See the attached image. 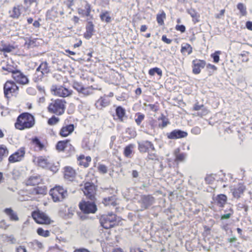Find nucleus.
I'll use <instances>...</instances> for the list:
<instances>
[{"instance_id":"nucleus-1","label":"nucleus","mask_w":252,"mask_h":252,"mask_svg":"<svg viewBox=\"0 0 252 252\" xmlns=\"http://www.w3.org/2000/svg\"><path fill=\"white\" fill-rule=\"evenodd\" d=\"M35 124L33 115L29 113H23L17 118L15 126L17 129L23 130L32 127Z\"/></svg>"},{"instance_id":"nucleus-2","label":"nucleus","mask_w":252,"mask_h":252,"mask_svg":"<svg viewBox=\"0 0 252 252\" xmlns=\"http://www.w3.org/2000/svg\"><path fill=\"white\" fill-rule=\"evenodd\" d=\"M65 103L66 102L64 99H56L49 105L48 110L50 113H54L57 115H61L64 112Z\"/></svg>"},{"instance_id":"nucleus-3","label":"nucleus","mask_w":252,"mask_h":252,"mask_svg":"<svg viewBox=\"0 0 252 252\" xmlns=\"http://www.w3.org/2000/svg\"><path fill=\"white\" fill-rule=\"evenodd\" d=\"M50 72V68L47 62H42L36 68L34 74L33 80L34 82L41 81L44 76L48 74Z\"/></svg>"},{"instance_id":"nucleus-4","label":"nucleus","mask_w":252,"mask_h":252,"mask_svg":"<svg viewBox=\"0 0 252 252\" xmlns=\"http://www.w3.org/2000/svg\"><path fill=\"white\" fill-rule=\"evenodd\" d=\"M50 194L54 202H59L67 197V192L63 188L58 186L50 189Z\"/></svg>"},{"instance_id":"nucleus-5","label":"nucleus","mask_w":252,"mask_h":252,"mask_svg":"<svg viewBox=\"0 0 252 252\" xmlns=\"http://www.w3.org/2000/svg\"><path fill=\"white\" fill-rule=\"evenodd\" d=\"M116 221V215L112 213L102 215L99 219L101 225L105 229L112 227Z\"/></svg>"},{"instance_id":"nucleus-6","label":"nucleus","mask_w":252,"mask_h":252,"mask_svg":"<svg viewBox=\"0 0 252 252\" xmlns=\"http://www.w3.org/2000/svg\"><path fill=\"white\" fill-rule=\"evenodd\" d=\"M18 91L19 87L14 81H7L4 84V95L7 99L11 97L14 94H17Z\"/></svg>"},{"instance_id":"nucleus-7","label":"nucleus","mask_w":252,"mask_h":252,"mask_svg":"<svg viewBox=\"0 0 252 252\" xmlns=\"http://www.w3.org/2000/svg\"><path fill=\"white\" fill-rule=\"evenodd\" d=\"M155 201V198L151 195H141L138 200L141 210H143L149 208Z\"/></svg>"},{"instance_id":"nucleus-8","label":"nucleus","mask_w":252,"mask_h":252,"mask_svg":"<svg viewBox=\"0 0 252 252\" xmlns=\"http://www.w3.org/2000/svg\"><path fill=\"white\" fill-rule=\"evenodd\" d=\"M80 210L85 214H94L97 211V207L93 201H84L79 203Z\"/></svg>"},{"instance_id":"nucleus-9","label":"nucleus","mask_w":252,"mask_h":252,"mask_svg":"<svg viewBox=\"0 0 252 252\" xmlns=\"http://www.w3.org/2000/svg\"><path fill=\"white\" fill-rule=\"evenodd\" d=\"M51 91L55 95L60 97H65L71 94L72 91L69 90L62 86H58L53 85L51 87Z\"/></svg>"},{"instance_id":"nucleus-10","label":"nucleus","mask_w":252,"mask_h":252,"mask_svg":"<svg viewBox=\"0 0 252 252\" xmlns=\"http://www.w3.org/2000/svg\"><path fill=\"white\" fill-rule=\"evenodd\" d=\"M32 217L35 221L39 224H50V219L44 213L34 212L32 213Z\"/></svg>"},{"instance_id":"nucleus-11","label":"nucleus","mask_w":252,"mask_h":252,"mask_svg":"<svg viewBox=\"0 0 252 252\" xmlns=\"http://www.w3.org/2000/svg\"><path fill=\"white\" fill-rule=\"evenodd\" d=\"M84 194L86 197L91 201H94L95 199V189L94 186L89 183L87 182L85 184L84 189L83 190Z\"/></svg>"},{"instance_id":"nucleus-12","label":"nucleus","mask_w":252,"mask_h":252,"mask_svg":"<svg viewBox=\"0 0 252 252\" xmlns=\"http://www.w3.org/2000/svg\"><path fill=\"white\" fill-rule=\"evenodd\" d=\"M25 155V149L24 147H21L9 157L8 161L10 163L20 161L24 158Z\"/></svg>"},{"instance_id":"nucleus-13","label":"nucleus","mask_w":252,"mask_h":252,"mask_svg":"<svg viewBox=\"0 0 252 252\" xmlns=\"http://www.w3.org/2000/svg\"><path fill=\"white\" fill-rule=\"evenodd\" d=\"M138 148L140 153H149L155 151L153 144L148 140L138 142Z\"/></svg>"},{"instance_id":"nucleus-14","label":"nucleus","mask_w":252,"mask_h":252,"mask_svg":"<svg viewBox=\"0 0 252 252\" xmlns=\"http://www.w3.org/2000/svg\"><path fill=\"white\" fill-rule=\"evenodd\" d=\"M63 9L59 10L57 6H53L47 11L46 16L48 19L54 20L59 15H63Z\"/></svg>"},{"instance_id":"nucleus-15","label":"nucleus","mask_w":252,"mask_h":252,"mask_svg":"<svg viewBox=\"0 0 252 252\" xmlns=\"http://www.w3.org/2000/svg\"><path fill=\"white\" fill-rule=\"evenodd\" d=\"M188 135L186 131L181 129H174L171 132L167 133V136L170 139H176L185 138Z\"/></svg>"},{"instance_id":"nucleus-16","label":"nucleus","mask_w":252,"mask_h":252,"mask_svg":"<svg viewBox=\"0 0 252 252\" xmlns=\"http://www.w3.org/2000/svg\"><path fill=\"white\" fill-rule=\"evenodd\" d=\"M12 77L15 81L19 84L25 85L29 83V79L27 77L19 70L13 72Z\"/></svg>"},{"instance_id":"nucleus-17","label":"nucleus","mask_w":252,"mask_h":252,"mask_svg":"<svg viewBox=\"0 0 252 252\" xmlns=\"http://www.w3.org/2000/svg\"><path fill=\"white\" fill-rule=\"evenodd\" d=\"M206 64L204 60H194L192 61V72L195 74H199L202 68H203Z\"/></svg>"},{"instance_id":"nucleus-18","label":"nucleus","mask_w":252,"mask_h":252,"mask_svg":"<svg viewBox=\"0 0 252 252\" xmlns=\"http://www.w3.org/2000/svg\"><path fill=\"white\" fill-rule=\"evenodd\" d=\"M110 99L108 97L104 95L98 99L95 103V106L98 109L101 110L103 108L108 106L110 104Z\"/></svg>"},{"instance_id":"nucleus-19","label":"nucleus","mask_w":252,"mask_h":252,"mask_svg":"<svg viewBox=\"0 0 252 252\" xmlns=\"http://www.w3.org/2000/svg\"><path fill=\"white\" fill-rule=\"evenodd\" d=\"M94 32V25L92 21H88L86 26V32L84 33V37L86 39H90Z\"/></svg>"},{"instance_id":"nucleus-20","label":"nucleus","mask_w":252,"mask_h":252,"mask_svg":"<svg viewBox=\"0 0 252 252\" xmlns=\"http://www.w3.org/2000/svg\"><path fill=\"white\" fill-rule=\"evenodd\" d=\"M74 129L73 124H69L65 126H63L60 132V134L63 137L67 136L71 133Z\"/></svg>"},{"instance_id":"nucleus-21","label":"nucleus","mask_w":252,"mask_h":252,"mask_svg":"<svg viewBox=\"0 0 252 252\" xmlns=\"http://www.w3.org/2000/svg\"><path fill=\"white\" fill-rule=\"evenodd\" d=\"M75 175V172L72 168L70 167H66L64 168V178L70 181L73 180Z\"/></svg>"},{"instance_id":"nucleus-22","label":"nucleus","mask_w":252,"mask_h":252,"mask_svg":"<svg viewBox=\"0 0 252 252\" xmlns=\"http://www.w3.org/2000/svg\"><path fill=\"white\" fill-rule=\"evenodd\" d=\"M47 191V188L45 186H38L31 189V193L33 195H44L46 194Z\"/></svg>"},{"instance_id":"nucleus-23","label":"nucleus","mask_w":252,"mask_h":252,"mask_svg":"<svg viewBox=\"0 0 252 252\" xmlns=\"http://www.w3.org/2000/svg\"><path fill=\"white\" fill-rule=\"evenodd\" d=\"M4 212L9 218L10 220L12 221H18L19 218L17 214L11 208H6L4 210Z\"/></svg>"},{"instance_id":"nucleus-24","label":"nucleus","mask_w":252,"mask_h":252,"mask_svg":"<svg viewBox=\"0 0 252 252\" xmlns=\"http://www.w3.org/2000/svg\"><path fill=\"white\" fill-rule=\"evenodd\" d=\"M226 201L227 197L225 195L223 194L218 195L215 200L217 205L220 207H223Z\"/></svg>"},{"instance_id":"nucleus-25","label":"nucleus","mask_w":252,"mask_h":252,"mask_svg":"<svg viewBox=\"0 0 252 252\" xmlns=\"http://www.w3.org/2000/svg\"><path fill=\"white\" fill-rule=\"evenodd\" d=\"M41 181L40 176L35 175L31 176L27 182V185L30 186H35L39 184Z\"/></svg>"},{"instance_id":"nucleus-26","label":"nucleus","mask_w":252,"mask_h":252,"mask_svg":"<svg viewBox=\"0 0 252 252\" xmlns=\"http://www.w3.org/2000/svg\"><path fill=\"white\" fill-rule=\"evenodd\" d=\"M244 190V186L239 185L238 187L231 189V191L234 197L238 198L241 196V195L243 193Z\"/></svg>"},{"instance_id":"nucleus-27","label":"nucleus","mask_w":252,"mask_h":252,"mask_svg":"<svg viewBox=\"0 0 252 252\" xmlns=\"http://www.w3.org/2000/svg\"><path fill=\"white\" fill-rule=\"evenodd\" d=\"M37 165L42 168H47L50 166V162L47 159L43 157H39L37 158Z\"/></svg>"},{"instance_id":"nucleus-28","label":"nucleus","mask_w":252,"mask_h":252,"mask_svg":"<svg viewBox=\"0 0 252 252\" xmlns=\"http://www.w3.org/2000/svg\"><path fill=\"white\" fill-rule=\"evenodd\" d=\"M116 114L117 116L118 117L119 120L121 122H123L124 117H126V110L123 108L122 106H118L116 109Z\"/></svg>"},{"instance_id":"nucleus-29","label":"nucleus","mask_w":252,"mask_h":252,"mask_svg":"<svg viewBox=\"0 0 252 252\" xmlns=\"http://www.w3.org/2000/svg\"><path fill=\"white\" fill-rule=\"evenodd\" d=\"M100 18L101 21L105 22L106 23H110L111 18L110 16V12L108 11H102L100 14Z\"/></svg>"},{"instance_id":"nucleus-30","label":"nucleus","mask_w":252,"mask_h":252,"mask_svg":"<svg viewBox=\"0 0 252 252\" xmlns=\"http://www.w3.org/2000/svg\"><path fill=\"white\" fill-rule=\"evenodd\" d=\"M10 17L14 19H18L21 14L20 9L18 5H16L13 7L12 11L10 12Z\"/></svg>"},{"instance_id":"nucleus-31","label":"nucleus","mask_w":252,"mask_h":252,"mask_svg":"<svg viewBox=\"0 0 252 252\" xmlns=\"http://www.w3.org/2000/svg\"><path fill=\"white\" fill-rule=\"evenodd\" d=\"M116 197L115 196H111L107 197H105L103 199L102 203L105 205H112L115 206Z\"/></svg>"},{"instance_id":"nucleus-32","label":"nucleus","mask_w":252,"mask_h":252,"mask_svg":"<svg viewBox=\"0 0 252 252\" xmlns=\"http://www.w3.org/2000/svg\"><path fill=\"white\" fill-rule=\"evenodd\" d=\"M32 142L35 145V148L37 149V150L41 151L44 148V144L41 142L37 137L32 138Z\"/></svg>"},{"instance_id":"nucleus-33","label":"nucleus","mask_w":252,"mask_h":252,"mask_svg":"<svg viewBox=\"0 0 252 252\" xmlns=\"http://www.w3.org/2000/svg\"><path fill=\"white\" fill-rule=\"evenodd\" d=\"M188 12L193 18V21L194 23L199 21L198 18L199 17V15L194 9L190 8L188 9Z\"/></svg>"},{"instance_id":"nucleus-34","label":"nucleus","mask_w":252,"mask_h":252,"mask_svg":"<svg viewBox=\"0 0 252 252\" xmlns=\"http://www.w3.org/2000/svg\"><path fill=\"white\" fill-rule=\"evenodd\" d=\"M67 143V140L60 141L56 145V149L60 151H65L66 149Z\"/></svg>"},{"instance_id":"nucleus-35","label":"nucleus","mask_w":252,"mask_h":252,"mask_svg":"<svg viewBox=\"0 0 252 252\" xmlns=\"http://www.w3.org/2000/svg\"><path fill=\"white\" fill-rule=\"evenodd\" d=\"M181 52L182 54L188 53V54L189 55L192 52V47L189 44L186 43L185 45H182Z\"/></svg>"},{"instance_id":"nucleus-36","label":"nucleus","mask_w":252,"mask_h":252,"mask_svg":"<svg viewBox=\"0 0 252 252\" xmlns=\"http://www.w3.org/2000/svg\"><path fill=\"white\" fill-rule=\"evenodd\" d=\"M158 121H161V123L158 124V126L161 128L165 127L169 123L168 119L163 115H162L161 118H158Z\"/></svg>"},{"instance_id":"nucleus-37","label":"nucleus","mask_w":252,"mask_h":252,"mask_svg":"<svg viewBox=\"0 0 252 252\" xmlns=\"http://www.w3.org/2000/svg\"><path fill=\"white\" fill-rule=\"evenodd\" d=\"M94 89V88L93 87V86L87 88L84 87L82 91L80 93L83 94L84 96H88L93 94V90Z\"/></svg>"},{"instance_id":"nucleus-38","label":"nucleus","mask_w":252,"mask_h":252,"mask_svg":"<svg viewBox=\"0 0 252 252\" xmlns=\"http://www.w3.org/2000/svg\"><path fill=\"white\" fill-rule=\"evenodd\" d=\"M135 116L136 118L135 121L138 126H140L142 122L144 120L145 115L141 113H137L136 114Z\"/></svg>"},{"instance_id":"nucleus-39","label":"nucleus","mask_w":252,"mask_h":252,"mask_svg":"<svg viewBox=\"0 0 252 252\" xmlns=\"http://www.w3.org/2000/svg\"><path fill=\"white\" fill-rule=\"evenodd\" d=\"M133 146L132 145H129L126 146L124 150V154L126 157H130L132 153V149Z\"/></svg>"},{"instance_id":"nucleus-40","label":"nucleus","mask_w":252,"mask_h":252,"mask_svg":"<svg viewBox=\"0 0 252 252\" xmlns=\"http://www.w3.org/2000/svg\"><path fill=\"white\" fill-rule=\"evenodd\" d=\"M37 233L42 237H47L50 236V232L48 230H44L42 228L39 227L37 229Z\"/></svg>"},{"instance_id":"nucleus-41","label":"nucleus","mask_w":252,"mask_h":252,"mask_svg":"<svg viewBox=\"0 0 252 252\" xmlns=\"http://www.w3.org/2000/svg\"><path fill=\"white\" fill-rule=\"evenodd\" d=\"M165 17V13L163 11L161 14L157 15V21L159 25H162L164 24V19Z\"/></svg>"},{"instance_id":"nucleus-42","label":"nucleus","mask_w":252,"mask_h":252,"mask_svg":"<svg viewBox=\"0 0 252 252\" xmlns=\"http://www.w3.org/2000/svg\"><path fill=\"white\" fill-rule=\"evenodd\" d=\"M156 73L161 76L162 75V71L159 68L157 67L151 68L149 70V74L151 76L154 75Z\"/></svg>"},{"instance_id":"nucleus-43","label":"nucleus","mask_w":252,"mask_h":252,"mask_svg":"<svg viewBox=\"0 0 252 252\" xmlns=\"http://www.w3.org/2000/svg\"><path fill=\"white\" fill-rule=\"evenodd\" d=\"M237 209L239 210H242L243 209L244 211L245 214H246L248 211L249 207L245 202H240L237 204Z\"/></svg>"},{"instance_id":"nucleus-44","label":"nucleus","mask_w":252,"mask_h":252,"mask_svg":"<svg viewBox=\"0 0 252 252\" xmlns=\"http://www.w3.org/2000/svg\"><path fill=\"white\" fill-rule=\"evenodd\" d=\"M237 7L239 10L242 16H245L247 14L246 7L243 3H238Z\"/></svg>"},{"instance_id":"nucleus-45","label":"nucleus","mask_w":252,"mask_h":252,"mask_svg":"<svg viewBox=\"0 0 252 252\" xmlns=\"http://www.w3.org/2000/svg\"><path fill=\"white\" fill-rule=\"evenodd\" d=\"M175 154L176 157L175 160L177 161H182L185 159L186 157V154L184 153H177V151H175Z\"/></svg>"},{"instance_id":"nucleus-46","label":"nucleus","mask_w":252,"mask_h":252,"mask_svg":"<svg viewBox=\"0 0 252 252\" xmlns=\"http://www.w3.org/2000/svg\"><path fill=\"white\" fill-rule=\"evenodd\" d=\"M126 133L129 138H134L136 136L135 130L131 128H127L126 130Z\"/></svg>"},{"instance_id":"nucleus-47","label":"nucleus","mask_w":252,"mask_h":252,"mask_svg":"<svg viewBox=\"0 0 252 252\" xmlns=\"http://www.w3.org/2000/svg\"><path fill=\"white\" fill-rule=\"evenodd\" d=\"M221 54V51H217L215 53L211 54V57L213 59V62L217 63L220 61V55Z\"/></svg>"},{"instance_id":"nucleus-48","label":"nucleus","mask_w":252,"mask_h":252,"mask_svg":"<svg viewBox=\"0 0 252 252\" xmlns=\"http://www.w3.org/2000/svg\"><path fill=\"white\" fill-rule=\"evenodd\" d=\"M73 87L74 89H75L78 92L80 93L82 91L84 86L81 83H80L77 82H74L73 84Z\"/></svg>"},{"instance_id":"nucleus-49","label":"nucleus","mask_w":252,"mask_h":252,"mask_svg":"<svg viewBox=\"0 0 252 252\" xmlns=\"http://www.w3.org/2000/svg\"><path fill=\"white\" fill-rule=\"evenodd\" d=\"M59 121V118L53 116L48 120V124L50 126H54L56 125Z\"/></svg>"},{"instance_id":"nucleus-50","label":"nucleus","mask_w":252,"mask_h":252,"mask_svg":"<svg viewBox=\"0 0 252 252\" xmlns=\"http://www.w3.org/2000/svg\"><path fill=\"white\" fill-rule=\"evenodd\" d=\"M13 49L14 47L11 45H4L2 46V48L1 49H0V50L4 52L9 53Z\"/></svg>"},{"instance_id":"nucleus-51","label":"nucleus","mask_w":252,"mask_h":252,"mask_svg":"<svg viewBox=\"0 0 252 252\" xmlns=\"http://www.w3.org/2000/svg\"><path fill=\"white\" fill-rule=\"evenodd\" d=\"M2 69L8 71V72H11L12 73V76L13 75V72H15V71L17 70V69H15L13 66L9 65H7L6 66H3Z\"/></svg>"},{"instance_id":"nucleus-52","label":"nucleus","mask_w":252,"mask_h":252,"mask_svg":"<svg viewBox=\"0 0 252 252\" xmlns=\"http://www.w3.org/2000/svg\"><path fill=\"white\" fill-rule=\"evenodd\" d=\"M148 158L149 159L153 160H158V156L156 154L152 153V152H150L148 153Z\"/></svg>"},{"instance_id":"nucleus-53","label":"nucleus","mask_w":252,"mask_h":252,"mask_svg":"<svg viewBox=\"0 0 252 252\" xmlns=\"http://www.w3.org/2000/svg\"><path fill=\"white\" fill-rule=\"evenodd\" d=\"M82 147L84 149L87 150H90L92 148V146L89 145V142L88 140H84L83 141Z\"/></svg>"},{"instance_id":"nucleus-54","label":"nucleus","mask_w":252,"mask_h":252,"mask_svg":"<svg viewBox=\"0 0 252 252\" xmlns=\"http://www.w3.org/2000/svg\"><path fill=\"white\" fill-rule=\"evenodd\" d=\"M73 210L71 208H68L67 210V213L65 214L64 218L65 219H69L71 218L73 215Z\"/></svg>"},{"instance_id":"nucleus-55","label":"nucleus","mask_w":252,"mask_h":252,"mask_svg":"<svg viewBox=\"0 0 252 252\" xmlns=\"http://www.w3.org/2000/svg\"><path fill=\"white\" fill-rule=\"evenodd\" d=\"M98 171L102 173H106L107 172V167L103 164L99 165L98 167Z\"/></svg>"},{"instance_id":"nucleus-56","label":"nucleus","mask_w":252,"mask_h":252,"mask_svg":"<svg viewBox=\"0 0 252 252\" xmlns=\"http://www.w3.org/2000/svg\"><path fill=\"white\" fill-rule=\"evenodd\" d=\"M149 123L151 129H154L158 125L157 121L152 118L149 120Z\"/></svg>"},{"instance_id":"nucleus-57","label":"nucleus","mask_w":252,"mask_h":252,"mask_svg":"<svg viewBox=\"0 0 252 252\" xmlns=\"http://www.w3.org/2000/svg\"><path fill=\"white\" fill-rule=\"evenodd\" d=\"M19 6V8L20 9V11L21 13L24 12H27L28 11H29V7L27 6L26 5H23L22 4H18Z\"/></svg>"},{"instance_id":"nucleus-58","label":"nucleus","mask_w":252,"mask_h":252,"mask_svg":"<svg viewBox=\"0 0 252 252\" xmlns=\"http://www.w3.org/2000/svg\"><path fill=\"white\" fill-rule=\"evenodd\" d=\"M67 146L66 147V149L65 151H67L69 152H72L74 151V147L72 146V145L70 143V140H67Z\"/></svg>"},{"instance_id":"nucleus-59","label":"nucleus","mask_w":252,"mask_h":252,"mask_svg":"<svg viewBox=\"0 0 252 252\" xmlns=\"http://www.w3.org/2000/svg\"><path fill=\"white\" fill-rule=\"evenodd\" d=\"M175 29L177 31H180L181 32H184L186 31V27L183 25H176Z\"/></svg>"},{"instance_id":"nucleus-60","label":"nucleus","mask_w":252,"mask_h":252,"mask_svg":"<svg viewBox=\"0 0 252 252\" xmlns=\"http://www.w3.org/2000/svg\"><path fill=\"white\" fill-rule=\"evenodd\" d=\"M27 92L30 95H35L36 94V91L34 88L32 87H29L27 89Z\"/></svg>"},{"instance_id":"nucleus-61","label":"nucleus","mask_w":252,"mask_h":252,"mask_svg":"<svg viewBox=\"0 0 252 252\" xmlns=\"http://www.w3.org/2000/svg\"><path fill=\"white\" fill-rule=\"evenodd\" d=\"M205 180L207 184H210L214 182V178L211 175H208L205 177Z\"/></svg>"},{"instance_id":"nucleus-62","label":"nucleus","mask_w":252,"mask_h":252,"mask_svg":"<svg viewBox=\"0 0 252 252\" xmlns=\"http://www.w3.org/2000/svg\"><path fill=\"white\" fill-rule=\"evenodd\" d=\"M191 132L194 134H199L201 132V129L199 127L195 126L191 129Z\"/></svg>"},{"instance_id":"nucleus-63","label":"nucleus","mask_w":252,"mask_h":252,"mask_svg":"<svg viewBox=\"0 0 252 252\" xmlns=\"http://www.w3.org/2000/svg\"><path fill=\"white\" fill-rule=\"evenodd\" d=\"M204 107L203 105H199L198 103L197 102L194 105L193 110L195 111H198L199 110L203 109Z\"/></svg>"},{"instance_id":"nucleus-64","label":"nucleus","mask_w":252,"mask_h":252,"mask_svg":"<svg viewBox=\"0 0 252 252\" xmlns=\"http://www.w3.org/2000/svg\"><path fill=\"white\" fill-rule=\"evenodd\" d=\"M48 168H49L51 171L55 173H56L59 170L58 166L51 165L50 163V166Z\"/></svg>"}]
</instances>
